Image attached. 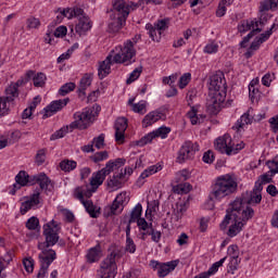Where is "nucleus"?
<instances>
[{
    "label": "nucleus",
    "mask_w": 278,
    "mask_h": 278,
    "mask_svg": "<svg viewBox=\"0 0 278 278\" xmlns=\"http://www.w3.org/2000/svg\"><path fill=\"white\" fill-rule=\"evenodd\" d=\"M255 216V211L251 206H242L240 201H232L229 204V207L226 211V216L220 224V229H229L227 231V236L229 238H236L240 231H242V227L247 225L248 220H251Z\"/></svg>",
    "instance_id": "f257e3e1"
},
{
    "label": "nucleus",
    "mask_w": 278,
    "mask_h": 278,
    "mask_svg": "<svg viewBox=\"0 0 278 278\" xmlns=\"http://www.w3.org/2000/svg\"><path fill=\"white\" fill-rule=\"evenodd\" d=\"M60 224L55 220H51L43 225V236L46 241L38 243V249L41 251L38 255L39 263L42 264L41 273H45V270L55 262V257H58L54 250L50 249V247H55L60 241Z\"/></svg>",
    "instance_id": "f03ea898"
},
{
    "label": "nucleus",
    "mask_w": 278,
    "mask_h": 278,
    "mask_svg": "<svg viewBox=\"0 0 278 278\" xmlns=\"http://www.w3.org/2000/svg\"><path fill=\"white\" fill-rule=\"evenodd\" d=\"M208 98L206 100V110L208 114L216 116L227 99V80L224 74H215L211 77L208 86Z\"/></svg>",
    "instance_id": "7ed1b4c3"
},
{
    "label": "nucleus",
    "mask_w": 278,
    "mask_h": 278,
    "mask_svg": "<svg viewBox=\"0 0 278 278\" xmlns=\"http://www.w3.org/2000/svg\"><path fill=\"white\" fill-rule=\"evenodd\" d=\"M236 192H238V180L236 176L233 174H225L215 179L208 199L210 201H222V199L231 197Z\"/></svg>",
    "instance_id": "20e7f679"
},
{
    "label": "nucleus",
    "mask_w": 278,
    "mask_h": 278,
    "mask_svg": "<svg viewBox=\"0 0 278 278\" xmlns=\"http://www.w3.org/2000/svg\"><path fill=\"white\" fill-rule=\"evenodd\" d=\"M123 257V252L118 248H114L110 254L100 263V268L97 271V278H114L118 270L116 261Z\"/></svg>",
    "instance_id": "39448f33"
},
{
    "label": "nucleus",
    "mask_w": 278,
    "mask_h": 278,
    "mask_svg": "<svg viewBox=\"0 0 278 278\" xmlns=\"http://www.w3.org/2000/svg\"><path fill=\"white\" fill-rule=\"evenodd\" d=\"M99 112H101V105L93 104L92 108L75 113V121L70 125L71 129H88L94 123V118L99 116Z\"/></svg>",
    "instance_id": "423d86ee"
},
{
    "label": "nucleus",
    "mask_w": 278,
    "mask_h": 278,
    "mask_svg": "<svg viewBox=\"0 0 278 278\" xmlns=\"http://www.w3.org/2000/svg\"><path fill=\"white\" fill-rule=\"evenodd\" d=\"M262 190L264 185L257 180L252 191H245L241 198H237L235 201H239L242 207H251V205H260L262 203Z\"/></svg>",
    "instance_id": "0eeeda50"
},
{
    "label": "nucleus",
    "mask_w": 278,
    "mask_h": 278,
    "mask_svg": "<svg viewBox=\"0 0 278 278\" xmlns=\"http://www.w3.org/2000/svg\"><path fill=\"white\" fill-rule=\"evenodd\" d=\"M18 86H23V80L11 84L5 89V97H0V118L5 116L10 111L8 103H12L18 97Z\"/></svg>",
    "instance_id": "6e6552de"
},
{
    "label": "nucleus",
    "mask_w": 278,
    "mask_h": 278,
    "mask_svg": "<svg viewBox=\"0 0 278 278\" xmlns=\"http://www.w3.org/2000/svg\"><path fill=\"white\" fill-rule=\"evenodd\" d=\"M135 55L136 49L134 48V42L128 40L124 43V47H119V50L113 56V64H127V62H131Z\"/></svg>",
    "instance_id": "1a4fd4ad"
},
{
    "label": "nucleus",
    "mask_w": 278,
    "mask_h": 278,
    "mask_svg": "<svg viewBox=\"0 0 278 278\" xmlns=\"http://www.w3.org/2000/svg\"><path fill=\"white\" fill-rule=\"evenodd\" d=\"M199 151V143H193L192 141H186L180 150L178 151L177 162L178 164H184L187 160H190Z\"/></svg>",
    "instance_id": "9d476101"
},
{
    "label": "nucleus",
    "mask_w": 278,
    "mask_h": 278,
    "mask_svg": "<svg viewBox=\"0 0 278 278\" xmlns=\"http://www.w3.org/2000/svg\"><path fill=\"white\" fill-rule=\"evenodd\" d=\"M170 134V128L166 126H162L157 128L156 130L146 135L140 140L136 141L137 147H144L146 144H149L150 142H153L154 138H166Z\"/></svg>",
    "instance_id": "9b49d317"
},
{
    "label": "nucleus",
    "mask_w": 278,
    "mask_h": 278,
    "mask_svg": "<svg viewBox=\"0 0 278 278\" xmlns=\"http://www.w3.org/2000/svg\"><path fill=\"white\" fill-rule=\"evenodd\" d=\"M40 205V190H36L28 200L22 203L21 214L25 215L29 210H36Z\"/></svg>",
    "instance_id": "f8f14e48"
},
{
    "label": "nucleus",
    "mask_w": 278,
    "mask_h": 278,
    "mask_svg": "<svg viewBox=\"0 0 278 278\" xmlns=\"http://www.w3.org/2000/svg\"><path fill=\"white\" fill-rule=\"evenodd\" d=\"M125 131H127V118L118 117L115 121V142L118 144L125 142Z\"/></svg>",
    "instance_id": "ddd939ff"
},
{
    "label": "nucleus",
    "mask_w": 278,
    "mask_h": 278,
    "mask_svg": "<svg viewBox=\"0 0 278 278\" xmlns=\"http://www.w3.org/2000/svg\"><path fill=\"white\" fill-rule=\"evenodd\" d=\"M70 99L65 98L63 100H55L52 101L46 109H45V114L43 118H49L53 116V114H56V112H60L63 108H66L68 104Z\"/></svg>",
    "instance_id": "4468645a"
},
{
    "label": "nucleus",
    "mask_w": 278,
    "mask_h": 278,
    "mask_svg": "<svg viewBox=\"0 0 278 278\" xmlns=\"http://www.w3.org/2000/svg\"><path fill=\"white\" fill-rule=\"evenodd\" d=\"M106 175H110V172L105 167L92 174L89 180L91 191L97 192L99 186H103V181H105Z\"/></svg>",
    "instance_id": "2eb2a0df"
},
{
    "label": "nucleus",
    "mask_w": 278,
    "mask_h": 278,
    "mask_svg": "<svg viewBox=\"0 0 278 278\" xmlns=\"http://www.w3.org/2000/svg\"><path fill=\"white\" fill-rule=\"evenodd\" d=\"M113 11L114 16L127 18V16H129V3H127L125 0H114Z\"/></svg>",
    "instance_id": "dca6fc26"
},
{
    "label": "nucleus",
    "mask_w": 278,
    "mask_h": 278,
    "mask_svg": "<svg viewBox=\"0 0 278 278\" xmlns=\"http://www.w3.org/2000/svg\"><path fill=\"white\" fill-rule=\"evenodd\" d=\"M114 62V56L109 54L104 61H102L98 68L99 79H105L106 75L112 72V63Z\"/></svg>",
    "instance_id": "f3484780"
},
{
    "label": "nucleus",
    "mask_w": 278,
    "mask_h": 278,
    "mask_svg": "<svg viewBox=\"0 0 278 278\" xmlns=\"http://www.w3.org/2000/svg\"><path fill=\"white\" fill-rule=\"evenodd\" d=\"M231 148V136L225 135L224 137H219L215 141V149L219 151V153H226L229 155V149Z\"/></svg>",
    "instance_id": "a211bd4d"
},
{
    "label": "nucleus",
    "mask_w": 278,
    "mask_h": 278,
    "mask_svg": "<svg viewBox=\"0 0 278 278\" xmlns=\"http://www.w3.org/2000/svg\"><path fill=\"white\" fill-rule=\"evenodd\" d=\"M75 29L76 34H79V36L86 34V31H90V29H92V22L90 21V17H88V15L79 17Z\"/></svg>",
    "instance_id": "6ab92c4d"
},
{
    "label": "nucleus",
    "mask_w": 278,
    "mask_h": 278,
    "mask_svg": "<svg viewBox=\"0 0 278 278\" xmlns=\"http://www.w3.org/2000/svg\"><path fill=\"white\" fill-rule=\"evenodd\" d=\"M273 29H275V24L266 31L261 34L260 37H256L254 41L250 46L251 51H257L260 49V46L263 45V42H266L270 36H273Z\"/></svg>",
    "instance_id": "aec40b11"
},
{
    "label": "nucleus",
    "mask_w": 278,
    "mask_h": 278,
    "mask_svg": "<svg viewBox=\"0 0 278 278\" xmlns=\"http://www.w3.org/2000/svg\"><path fill=\"white\" fill-rule=\"evenodd\" d=\"M112 22L109 24L110 34H116L123 29L125 23H127V18L119 17L116 15H111Z\"/></svg>",
    "instance_id": "412c9836"
},
{
    "label": "nucleus",
    "mask_w": 278,
    "mask_h": 278,
    "mask_svg": "<svg viewBox=\"0 0 278 278\" xmlns=\"http://www.w3.org/2000/svg\"><path fill=\"white\" fill-rule=\"evenodd\" d=\"M160 170H162V165H152V166L148 167L139 176V178L137 180V186H139V188H141V186H144V180L147 179V177H151V175H155V173H160Z\"/></svg>",
    "instance_id": "4be33fe9"
},
{
    "label": "nucleus",
    "mask_w": 278,
    "mask_h": 278,
    "mask_svg": "<svg viewBox=\"0 0 278 278\" xmlns=\"http://www.w3.org/2000/svg\"><path fill=\"white\" fill-rule=\"evenodd\" d=\"M92 85V74H85L80 79L79 88H78V97L80 99H86V90L90 88Z\"/></svg>",
    "instance_id": "5701e85b"
},
{
    "label": "nucleus",
    "mask_w": 278,
    "mask_h": 278,
    "mask_svg": "<svg viewBox=\"0 0 278 278\" xmlns=\"http://www.w3.org/2000/svg\"><path fill=\"white\" fill-rule=\"evenodd\" d=\"M163 116L164 113L161 111H152L144 116L142 119V125L143 127H151V125H154V123H157V121H162Z\"/></svg>",
    "instance_id": "b1692460"
},
{
    "label": "nucleus",
    "mask_w": 278,
    "mask_h": 278,
    "mask_svg": "<svg viewBox=\"0 0 278 278\" xmlns=\"http://www.w3.org/2000/svg\"><path fill=\"white\" fill-rule=\"evenodd\" d=\"M34 185L38 184L40 187V190H49L50 188H53V182L49 179L46 174H39L34 176Z\"/></svg>",
    "instance_id": "393cba45"
},
{
    "label": "nucleus",
    "mask_w": 278,
    "mask_h": 278,
    "mask_svg": "<svg viewBox=\"0 0 278 278\" xmlns=\"http://www.w3.org/2000/svg\"><path fill=\"white\" fill-rule=\"evenodd\" d=\"M175 268H177V261H172V262H167V263H162L159 266V270H157V275L161 278L166 277L169 273H173V270H175Z\"/></svg>",
    "instance_id": "a878e982"
},
{
    "label": "nucleus",
    "mask_w": 278,
    "mask_h": 278,
    "mask_svg": "<svg viewBox=\"0 0 278 278\" xmlns=\"http://www.w3.org/2000/svg\"><path fill=\"white\" fill-rule=\"evenodd\" d=\"M225 260H227V257H223L220 258L218 262L214 263L207 271L201 273L197 276H194V278H210L212 277V275H214L215 273H218V268H220V266H223V264H225Z\"/></svg>",
    "instance_id": "bb28decb"
},
{
    "label": "nucleus",
    "mask_w": 278,
    "mask_h": 278,
    "mask_svg": "<svg viewBox=\"0 0 278 278\" xmlns=\"http://www.w3.org/2000/svg\"><path fill=\"white\" fill-rule=\"evenodd\" d=\"M15 181L18 186H34V176H29L27 172L21 170L15 176Z\"/></svg>",
    "instance_id": "cd10ccee"
},
{
    "label": "nucleus",
    "mask_w": 278,
    "mask_h": 278,
    "mask_svg": "<svg viewBox=\"0 0 278 278\" xmlns=\"http://www.w3.org/2000/svg\"><path fill=\"white\" fill-rule=\"evenodd\" d=\"M102 255L101 244H97L88 251L87 261L89 264H94V262H99V260H101Z\"/></svg>",
    "instance_id": "c85d7f7f"
},
{
    "label": "nucleus",
    "mask_w": 278,
    "mask_h": 278,
    "mask_svg": "<svg viewBox=\"0 0 278 278\" xmlns=\"http://www.w3.org/2000/svg\"><path fill=\"white\" fill-rule=\"evenodd\" d=\"M260 25H264V20L261 17V21H245L241 25H239L238 29L241 34H244L245 31H253V29H257Z\"/></svg>",
    "instance_id": "c756f323"
},
{
    "label": "nucleus",
    "mask_w": 278,
    "mask_h": 278,
    "mask_svg": "<svg viewBox=\"0 0 278 278\" xmlns=\"http://www.w3.org/2000/svg\"><path fill=\"white\" fill-rule=\"evenodd\" d=\"M187 116L190 118V122L193 125H200V123H203V121H205V115H199V111L194 106H192L191 110L187 113Z\"/></svg>",
    "instance_id": "7c9ffc66"
},
{
    "label": "nucleus",
    "mask_w": 278,
    "mask_h": 278,
    "mask_svg": "<svg viewBox=\"0 0 278 278\" xmlns=\"http://www.w3.org/2000/svg\"><path fill=\"white\" fill-rule=\"evenodd\" d=\"M253 122V118L251 117V115H249V113H244L235 124V126H232V129H236L237 131H240V129L244 128V125H251V123Z\"/></svg>",
    "instance_id": "2f4dec72"
},
{
    "label": "nucleus",
    "mask_w": 278,
    "mask_h": 278,
    "mask_svg": "<svg viewBox=\"0 0 278 278\" xmlns=\"http://www.w3.org/2000/svg\"><path fill=\"white\" fill-rule=\"evenodd\" d=\"M188 212V202H180L176 204V207L174 208V218L175 220H181V217L184 214Z\"/></svg>",
    "instance_id": "473e14b6"
},
{
    "label": "nucleus",
    "mask_w": 278,
    "mask_h": 278,
    "mask_svg": "<svg viewBox=\"0 0 278 278\" xmlns=\"http://www.w3.org/2000/svg\"><path fill=\"white\" fill-rule=\"evenodd\" d=\"M278 0H263L260 5V12H268V10H277Z\"/></svg>",
    "instance_id": "72a5a7b5"
},
{
    "label": "nucleus",
    "mask_w": 278,
    "mask_h": 278,
    "mask_svg": "<svg viewBox=\"0 0 278 278\" xmlns=\"http://www.w3.org/2000/svg\"><path fill=\"white\" fill-rule=\"evenodd\" d=\"M142 216V204L138 203L131 211L130 213V218H129V225H131V223H136L137 220H140V218Z\"/></svg>",
    "instance_id": "f704fd0d"
},
{
    "label": "nucleus",
    "mask_w": 278,
    "mask_h": 278,
    "mask_svg": "<svg viewBox=\"0 0 278 278\" xmlns=\"http://www.w3.org/2000/svg\"><path fill=\"white\" fill-rule=\"evenodd\" d=\"M146 29L153 42H160L162 40V35L157 33V28L153 24H147Z\"/></svg>",
    "instance_id": "c9c22d12"
},
{
    "label": "nucleus",
    "mask_w": 278,
    "mask_h": 278,
    "mask_svg": "<svg viewBox=\"0 0 278 278\" xmlns=\"http://www.w3.org/2000/svg\"><path fill=\"white\" fill-rule=\"evenodd\" d=\"M125 159H116L115 161H109L105 165V169L110 173L114 172V168H121V166H125Z\"/></svg>",
    "instance_id": "e433bc0d"
},
{
    "label": "nucleus",
    "mask_w": 278,
    "mask_h": 278,
    "mask_svg": "<svg viewBox=\"0 0 278 278\" xmlns=\"http://www.w3.org/2000/svg\"><path fill=\"white\" fill-rule=\"evenodd\" d=\"M61 170L65 173H71V170H75L77 168V162L71 160H64L60 163Z\"/></svg>",
    "instance_id": "4c0bfd02"
},
{
    "label": "nucleus",
    "mask_w": 278,
    "mask_h": 278,
    "mask_svg": "<svg viewBox=\"0 0 278 278\" xmlns=\"http://www.w3.org/2000/svg\"><path fill=\"white\" fill-rule=\"evenodd\" d=\"M33 81L36 88H42L47 84V75L45 73H38L33 77Z\"/></svg>",
    "instance_id": "58836bf2"
},
{
    "label": "nucleus",
    "mask_w": 278,
    "mask_h": 278,
    "mask_svg": "<svg viewBox=\"0 0 278 278\" xmlns=\"http://www.w3.org/2000/svg\"><path fill=\"white\" fill-rule=\"evenodd\" d=\"M86 212L91 216V218H97V211H94V204L90 200H85L81 202Z\"/></svg>",
    "instance_id": "ea45409f"
},
{
    "label": "nucleus",
    "mask_w": 278,
    "mask_h": 278,
    "mask_svg": "<svg viewBox=\"0 0 278 278\" xmlns=\"http://www.w3.org/2000/svg\"><path fill=\"white\" fill-rule=\"evenodd\" d=\"M242 149H244L243 141H241L240 143H235L233 140H231L228 155H236V153H239V151H242Z\"/></svg>",
    "instance_id": "a19ab883"
},
{
    "label": "nucleus",
    "mask_w": 278,
    "mask_h": 278,
    "mask_svg": "<svg viewBox=\"0 0 278 278\" xmlns=\"http://www.w3.org/2000/svg\"><path fill=\"white\" fill-rule=\"evenodd\" d=\"M75 88H76L75 83H67L60 88L59 94H61V97H66V94H68V92H73Z\"/></svg>",
    "instance_id": "79ce46f5"
},
{
    "label": "nucleus",
    "mask_w": 278,
    "mask_h": 278,
    "mask_svg": "<svg viewBox=\"0 0 278 278\" xmlns=\"http://www.w3.org/2000/svg\"><path fill=\"white\" fill-rule=\"evenodd\" d=\"M191 79H192V74H190V73H185V74L179 78L178 86H179L180 90H184V88H186V86H188V84H190Z\"/></svg>",
    "instance_id": "37998d69"
},
{
    "label": "nucleus",
    "mask_w": 278,
    "mask_h": 278,
    "mask_svg": "<svg viewBox=\"0 0 278 278\" xmlns=\"http://www.w3.org/2000/svg\"><path fill=\"white\" fill-rule=\"evenodd\" d=\"M190 179V172L188 169H182L176 174V180L178 184H184Z\"/></svg>",
    "instance_id": "c03bdc74"
},
{
    "label": "nucleus",
    "mask_w": 278,
    "mask_h": 278,
    "mask_svg": "<svg viewBox=\"0 0 278 278\" xmlns=\"http://www.w3.org/2000/svg\"><path fill=\"white\" fill-rule=\"evenodd\" d=\"M125 182H122L121 179L116 178V176H113L109 181L108 186L109 188H112L113 190H118L119 188H123V185Z\"/></svg>",
    "instance_id": "a18cd8bd"
},
{
    "label": "nucleus",
    "mask_w": 278,
    "mask_h": 278,
    "mask_svg": "<svg viewBox=\"0 0 278 278\" xmlns=\"http://www.w3.org/2000/svg\"><path fill=\"white\" fill-rule=\"evenodd\" d=\"M68 134V126L62 127L51 135L50 140H60V138H64Z\"/></svg>",
    "instance_id": "49530a36"
},
{
    "label": "nucleus",
    "mask_w": 278,
    "mask_h": 278,
    "mask_svg": "<svg viewBox=\"0 0 278 278\" xmlns=\"http://www.w3.org/2000/svg\"><path fill=\"white\" fill-rule=\"evenodd\" d=\"M154 27L156 28L157 34L162 36V33L168 29V20H160L156 24H154Z\"/></svg>",
    "instance_id": "de8ad7c7"
},
{
    "label": "nucleus",
    "mask_w": 278,
    "mask_h": 278,
    "mask_svg": "<svg viewBox=\"0 0 278 278\" xmlns=\"http://www.w3.org/2000/svg\"><path fill=\"white\" fill-rule=\"evenodd\" d=\"M141 73H142V66L135 68L132 73H130L129 78H127L126 84L128 85L134 84V81H136V79L140 77Z\"/></svg>",
    "instance_id": "09e8293b"
},
{
    "label": "nucleus",
    "mask_w": 278,
    "mask_h": 278,
    "mask_svg": "<svg viewBox=\"0 0 278 278\" xmlns=\"http://www.w3.org/2000/svg\"><path fill=\"white\" fill-rule=\"evenodd\" d=\"M249 96L251 101L257 100L260 98V89L253 85V83H250L249 85Z\"/></svg>",
    "instance_id": "8fccbe9b"
},
{
    "label": "nucleus",
    "mask_w": 278,
    "mask_h": 278,
    "mask_svg": "<svg viewBox=\"0 0 278 278\" xmlns=\"http://www.w3.org/2000/svg\"><path fill=\"white\" fill-rule=\"evenodd\" d=\"M109 154L108 151H102L93 154L90 160L94 162V164H99V162H103V160H108Z\"/></svg>",
    "instance_id": "3c124183"
},
{
    "label": "nucleus",
    "mask_w": 278,
    "mask_h": 278,
    "mask_svg": "<svg viewBox=\"0 0 278 278\" xmlns=\"http://www.w3.org/2000/svg\"><path fill=\"white\" fill-rule=\"evenodd\" d=\"M26 227L30 230V231H35V229H38V227H40V220L37 217H30L27 222H26Z\"/></svg>",
    "instance_id": "603ef678"
},
{
    "label": "nucleus",
    "mask_w": 278,
    "mask_h": 278,
    "mask_svg": "<svg viewBox=\"0 0 278 278\" xmlns=\"http://www.w3.org/2000/svg\"><path fill=\"white\" fill-rule=\"evenodd\" d=\"M91 142L96 149H103L105 147V135L101 134L99 137L93 138Z\"/></svg>",
    "instance_id": "864d4df0"
},
{
    "label": "nucleus",
    "mask_w": 278,
    "mask_h": 278,
    "mask_svg": "<svg viewBox=\"0 0 278 278\" xmlns=\"http://www.w3.org/2000/svg\"><path fill=\"white\" fill-rule=\"evenodd\" d=\"M129 202V195H127V191H123L115 198V203H119V205H123L125 207V203Z\"/></svg>",
    "instance_id": "5fc2aeb1"
},
{
    "label": "nucleus",
    "mask_w": 278,
    "mask_h": 278,
    "mask_svg": "<svg viewBox=\"0 0 278 278\" xmlns=\"http://www.w3.org/2000/svg\"><path fill=\"white\" fill-rule=\"evenodd\" d=\"M267 166L271 173V175H277L278 173V154L275 156L273 161L267 162Z\"/></svg>",
    "instance_id": "6e6d98bb"
},
{
    "label": "nucleus",
    "mask_w": 278,
    "mask_h": 278,
    "mask_svg": "<svg viewBox=\"0 0 278 278\" xmlns=\"http://www.w3.org/2000/svg\"><path fill=\"white\" fill-rule=\"evenodd\" d=\"M45 160H47V150L41 149L36 154V163L38 166H42V164H45Z\"/></svg>",
    "instance_id": "4d7b16f0"
},
{
    "label": "nucleus",
    "mask_w": 278,
    "mask_h": 278,
    "mask_svg": "<svg viewBox=\"0 0 278 278\" xmlns=\"http://www.w3.org/2000/svg\"><path fill=\"white\" fill-rule=\"evenodd\" d=\"M177 192L181 193V194H188V192H190V190H192V185L189 182H185V184H179L177 186Z\"/></svg>",
    "instance_id": "13d9d810"
},
{
    "label": "nucleus",
    "mask_w": 278,
    "mask_h": 278,
    "mask_svg": "<svg viewBox=\"0 0 278 278\" xmlns=\"http://www.w3.org/2000/svg\"><path fill=\"white\" fill-rule=\"evenodd\" d=\"M124 207H125L124 205H122L121 203L116 202V200H114L113 204L110 207L111 214H113V215L121 214V212H123Z\"/></svg>",
    "instance_id": "bf43d9fd"
},
{
    "label": "nucleus",
    "mask_w": 278,
    "mask_h": 278,
    "mask_svg": "<svg viewBox=\"0 0 278 278\" xmlns=\"http://www.w3.org/2000/svg\"><path fill=\"white\" fill-rule=\"evenodd\" d=\"M136 223L141 231H147V229L153 227V224H149L144 218H139Z\"/></svg>",
    "instance_id": "052dcab7"
},
{
    "label": "nucleus",
    "mask_w": 278,
    "mask_h": 278,
    "mask_svg": "<svg viewBox=\"0 0 278 278\" xmlns=\"http://www.w3.org/2000/svg\"><path fill=\"white\" fill-rule=\"evenodd\" d=\"M218 52V45L214 41L207 43L204 48V53H217Z\"/></svg>",
    "instance_id": "680f3d73"
},
{
    "label": "nucleus",
    "mask_w": 278,
    "mask_h": 278,
    "mask_svg": "<svg viewBox=\"0 0 278 278\" xmlns=\"http://www.w3.org/2000/svg\"><path fill=\"white\" fill-rule=\"evenodd\" d=\"M27 27L29 29H38V27H40V20L36 17H29L27 20Z\"/></svg>",
    "instance_id": "e2e57ef3"
},
{
    "label": "nucleus",
    "mask_w": 278,
    "mask_h": 278,
    "mask_svg": "<svg viewBox=\"0 0 278 278\" xmlns=\"http://www.w3.org/2000/svg\"><path fill=\"white\" fill-rule=\"evenodd\" d=\"M66 26H59L52 34L54 38H64V36H66Z\"/></svg>",
    "instance_id": "0e129e2a"
},
{
    "label": "nucleus",
    "mask_w": 278,
    "mask_h": 278,
    "mask_svg": "<svg viewBox=\"0 0 278 278\" xmlns=\"http://www.w3.org/2000/svg\"><path fill=\"white\" fill-rule=\"evenodd\" d=\"M202 160L205 164H212L214 162V152L212 150L204 152Z\"/></svg>",
    "instance_id": "69168bd1"
},
{
    "label": "nucleus",
    "mask_w": 278,
    "mask_h": 278,
    "mask_svg": "<svg viewBox=\"0 0 278 278\" xmlns=\"http://www.w3.org/2000/svg\"><path fill=\"white\" fill-rule=\"evenodd\" d=\"M126 251L128 253H136V243L134 242V239L129 237L126 239Z\"/></svg>",
    "instance_id": "338daca9"
},
{
    "label": "nucleus",
    "mask_w": 278,
    "mask_h": 278,
    "mask_svg": "<svg viewBox=\"0 0 278 278\" xmlns=\"http://www.w3.org/2000/svg\"><path fill=\"white\" fill-rule=\"evenodd\" d=\"M26 273H34V261L31 258H25L23 261Z\"/></svg>",
    "instance_id": "774afa93"
}]
</instances>
